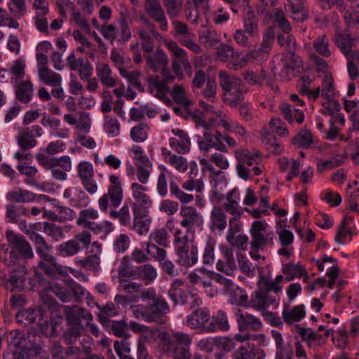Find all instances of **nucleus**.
I'll return each instance as SVG.
<instances>
[{
	"mask_svg": "<svg viewBox=\"0 0 359 359\" xmlns=\"http://www.w3.org/2000/svg\"><path fill=\"white\" fill-rule=\"evenodd\" d=\"M147 66L154 72H157L162 69L163 74L170 73L169 70L165 69L168 64V58L165 53L161 49H157L154 53H148L145 56Z\"/></svg>",
	"mask_w": 359,
	"mask_h": 359,
	"instance_id": "nucleus-20",
	"label": "nucleus"
},
{
	"mask_svg": "<svg viewBox=\"0 0 359 359\" xmlns=\"http://www.w3.org/2000/svg\"><path fill=\"white\" fill-rule=\"evenodd\" d=\"M140 275L141 278L147 284L153 282L157 277L156 269L150 264H145L142 266H139Z\"/></svg>",
	"mask_w": 359,
	"mask_h": 359,
	"instance_id": "nucleus-62",
	"label": "nucleus"
},
{
	"mask_svg": "<svg viewBox=\"0 0 359 359\" xmlns=\"http://www.w3.org/2000/svg\"><path fill=\"white\" fill-rule=\"evenodd\" d=\"M238 113L241 119L245 122H250L254 120V109L250 102H241L239 104Z\"/></svg>",
	"mask_w": 359,
	"mask_h": 359,
	"instance_id": "nucleus-64",
	"label": "nucleus"
},
{
	"mask_svg": "<svg viewBox=\"0 0 359 359\" xmlns=\"http://www.w3.org/2000/svg\"><path fill=\"white\" fill-rule=\"evenodd\" d=\"M280 111L282 116L290 124H292L294 121L301 124L304 121V114L302 110L298 109H292V107L287 104L284 103L280 107Z\"/></svg>",
	"mask_w": 359,
	"mask_h": 359,
	"instance_id": "nucleus-31",
	"label": "nucleus"
},
{
	"mask_svg": "<svg viewBox=\"0 0 359 359\" xmlns=\"http://www.w3.org/2000/svg\"><path fill=\"white\" fill-rule=\"evenodd\" d=\"M262 141L264 143L266 149L271 154L278 155L283 151V147L278 140L271 133L264 132L262 134Z\"/></svg>",
	"mask_w": 359,
	"mask_h": 359,
	"instance_id": "nucleus-43",
	"label": "nucleus"
},
{
	"mask_svg": "<svg viewBox=\"0 0 359 359\" xmlns=\"http://www.w3.org/2000/svg\"><path fill=\"white\" fill-rule=\"evenodd\" d=\"M81 250V246L76 241L69 240L61 243L57 248L59 254L63 257H72Z\"/></svg>",
	"mask_w": 359,
	"mask_h": 359,
	"instance_id": "nucleus-50",
	"label": "nucleus"
},
{
	"mask_svg": "<svg viewBox=\"0 0 359 359\" xmlns=\"http://www.w3.org/2000/svg\"><path fill=\"white\" fill-rule=\"evenodd\" d=\"M211 223L212 228L223 231L226 226L225 213L221 208L214 207L211 212Z\"/></svg>",
	"mask_w": 359,
	"mask_h": 359,
	"instance_id": "nucleus-49",
	"label": "nucleus"
},
{
	"mask_svg": "<svg viewBox=\"0 0 359 359\" xmlns=\"http://www.w3.org/2000/svg\"><path fill=\"white\" fill-rule=\"evenodd\" d=\"M246 93V86L244 83L240 88H234L228 93H224V102L231 108L236 107L244 100V95Z\"/></svg>",
	"mask_w": 359,
	"mask_h": 359,
	"instance_id": "nucleus-34",
	"label": "nucleus"
},
{
	"mask_svg": "<svg viewBox=\"0 0 359 359\" xmlns=\"http://www.w3.org/2000/svg\"><path fill=\"white\" fill-rule=\"evenodd\" d=\"M43 134L41 127L34 125L24 128L17 136L18 146L23 150H29L37 144L36 137H41Z\"/></svg>",
	"mask_w": 359,
	"mask_h": 359,
	"instance_id": "nucleus-14",
	"label": "nucleus"
},
{
	"mask_svg": "<svg viewBox=\"0 0 359 359\" xmlns=\"http://www.w3.org/2000/svg\"><path fill=\"white\" fill-rule=\"evenodd\" d=\"M239 331L246 330L257 331L261 329L262 323L259 319L246 312L238 310L236 313Z\"/></svg>",
	"mask_w": 359,
	"mask_h": 359,
	"instance_id": "nucleus-22",
	"label": "nucleus"
},
{
	"mask_svg": "<svg viewBox=\"0 0 359 359\" xmlns=\"http://www.w3.org/2000/svg\"><path fill=\"white\" fill-rule=\"evenodd\" d=\"M229 327L227 315L222 310H219L210 319V332L218 330L225 332L228 331Z\"/></svg>",
	"mask_w": 359,
	"mask_h": 359,
	"instance_id": "nucleus-38",
	"label": "nucleus"
},
{
	"mask_svg": "<svg viewBox=\"0 0 359 359\" xmlns=\"http://www.w3.org/2000/svg\"><path fill=\"white\" fill-rule=\"evenodd\" d=\"M325 337H332L334 343L339 348H344L347 344V333L345 331L340 330L334 332L332 329H327L324 333Z\"/></svg>",
	"mask_w": 359,
	"mask_h": 359,
	"instance_id": "nucleus-58",
	"label": "nucleus"
},
{
	"mask_svg": "<svg viewBox=\"0 0 359 359\" xmlns=\"http://www.w3.org/2000/svg\"><path fill=\"white\" fill-rule=\"evenodd\" d=\"M140 275L139 266L135 267L130 264L129 260L124 257L120 266L118 268V277L120 280H124V278H137Z\"/></svg>",
	"mask_w": 359,
	"mask_h": 359,
	"instance_id": "nucleus-40",
	"label": "nucleus"
},
{
	"mask_svg": "<svg viewBox=\"0 0 359 359\" xmlns=\"http://www.w3.org/2000/svg\"><path fill=\"white\" fill-rule=\"evenodd\" d=\"M228 302L237 306H248V296L245 290L235 285L229 290Z\"/></svg>",
	"mask_w": 359,
	"mask_h": 359,
	"instance_id": "nucleus-39",
	"label": "nucleus"
},
{
	"mask_svg": "<svg viewBox=\"0 0 359 359\" xmlns=\"http://www.w3.org/2000/svg\"><path fill=\"white\" fill-rule=\"evenodd\" d=\"M271 17L274 20V22L279 29L285 34H288L291 31V26L285 17V14L281 9L275 8L273 10Z\"/></svg>",
	"mask_w": 359,
	"mask_h": 359,
	"instance_id": "nucleus-54",
	"label": "nucleus"
},
{
	"mask_svg": "<svg viewBox=\"0 0 359 359\" xmlns=\"http://www.w3.org/2000/svg\"><path fill=\"white\" fill-rule=\"evenodd\" d=\"M53 247L47 244L44 246L36 247V252L40 257L39 266L47 275L53 277L57 274H62V266L57 263L55 257L51 255Z\"/></svg>",
	"mask_w": 359,
	"mask_h": 359,
	"instance_id": "nucleus-7",
	"label": "nucleus"
},
{
	"mask_svg": "<svg viewBox=\"0 0 359 359\" xmlns=\"http://www.w3.org/2000/svg\"><path fill=\"white\" fill-rule=\"evenodd\" d=\"M110 185L108 188V193L104 194L98 202H121L123 200V190L121 188L119 177L111 175L109 176Z\"/></svg>",
	"mask_w": 359,
	"mask_h": 359,
	"instance_id": "nucleus-25",
	"label": "nucleus"
},
{
	"mask_svg": "<svg viewBox=\"0 0 359 359\" xmlns=\"http://www.w3.org/2000/svg\"><path fill=\"white\" fill-rule=\"evenodd\" d=\"M140 297L142 304L131 306L135 318L147 323L164 324L165 314L170 312V306L165 298L158 294L153 287L142 292Z\"/></svg>",
	"mask_w": 359,
	"mask_h": 359,
	"instance_id": "nucleus-1",
	"label": "nucleus"
},
{
	"mask_svg": "<svg viewBox=\"0 0 359 359\" xmlns=\"http://www.w3.org/2000/svg\"><path fill=\"white\" fill-rule=\"evenodd\" d=\"M48 290L54 293L62 302L72 300L79 302L86 296V290L73 280L62 283H52Z\"/></svg>",
	"mask_w": 359,
	"mask_h": 359,
	"instance_id": "nucleus-4",
	"label": "nucleus"
},
{
	"mask_svg": "<svg viewBox=\"0 0 359 359\" xmlns=\"http://www.w3.org/2000/svg\"><path fill=\"white\" fill-rule=\"evenodd\" d=\"M219 84L222 88L224 93H228L234 88L242 86L243 81L235 76L229 75L225 72H219Z\"/></svg>",
	"mask_w": 359,
	"mask_h": 359,
	"instance_id": "nucleus-32",
	"label": "nucleus"
},
{
	"mask_svg": "<svg viewBox=\"0 0 359 359\" xmlns=\"http://www.w3.org/2000/svg\"><path fill=\"white\" fill-rule=\"evenodd\" d=\"M145 11L148 15L155 22L159 23L162 31L168 29V22L164 11L158 1L145 3Z\"/></svg>",
	"mask_w": 359,
	"mask_h": 359,
	"instance_id": "nucleus-24",
	"label": "nucleus"
},
{
	"mask_svg": "<svg viewBox=\"0 0 359 359\" xmlns=\"http://www.w3.org/2000/svg\"><path fill=\"white\" fill-rule=\"evenodd\" d=\"M149 127L147 124L140 123L130 130V138L135 142H143L148 138Z\"/></svg>",
	"mask_w": 359,
	"mask_h": 359,
	"instance_id": "nucleus-52",
	"label": "nucleus"
},
{
	"mask_svg": "<svg viewBox=\"0 0 359 359\" xmlns=\"http://www.w3.org/2000/svg\"><path fill=\"white\" fill-rule=\"evenodd\" d=\"M7 241L11 248V260L5 259L6 265H15L16 254L25 259L34 257V252L30 244L21 234H16L11 230H7L6 233Z\"/></svg>",
	"mask_w": 359,
	"mask_h": 359,
	"instance_id": "nucleus-5",
	"label": "nucleus"
},
{
	"mask_svg": "<svg viewBox=\"0 0 359 359\" xmlns=\"http://www.w3.org/2000/svg\"><path fill=\"white\" fill-rule=\"evenodd\" d=\"M221 252L222 259L217 261L216 268L218 271L231 276L236 269L233 250L231 248L224 246L221 248Z\"/></svg>",
	"mask_w": 359,
	"mask_h": 359,
	"instance_id": "nucleus-21",
	"label": "nucleus"
},
{
	"mask_svg": "<svg viewBox=\"0 0 359 359\" xmlns=\"http://www.w3.org/2000/svg\"><path fill=\"white\" fill-rule=\"evenodd\" d=\"M282 69L280 76L283 79L290 80L291 77L298 76L302 69V61L293 52H288L280 61Z\"/></svg>",
	"mask_w": 359,
	"mask_h": 359,
	"instance_id": "nucleus-11",
	"label": "nucleus"
},
{
	"mask_svg": "<svg viewBox=\"0 0 359 359\" xmlns=\"http://www.w3.org/2000/svg\"><path fill=\"white\" fill-rule=\"evenodd\" d=\"M290 7L292 18L299 22H303L308 18V11L304 6L303 0H287Z\"/></svg>",
	"mask_w": 359,
	"mask_h": 359,
	"instance_id": "nucleus-42",
	"label": "nucleus"
},
{
	"mask_svg": "<svg viewBox=\"0 0 359 359\" xmlns=\"http://www.w3.org/2000/svg\"><path fill=\"white\" fill-rule=\"evenodd\" d=\"M169 235L166 228H160L154 229L149 236V241L146 243V252L148 253V247L151 245L157 246V245L163 247L162 248L169 246Z\"/></svg>",
	"mask_w": 359,
	"mask_h": 359,
	"instance_id": "nucleus-28",
	"label": "nucleus"
},
{
	"mask_svg": "<svg viewBox=\"0 0 359 359\" xmlns=\"http://www.w3.org/2000/svg\"><path fill=\"white\" fill-rule=\"evenodd\" d=\"M271 334L275 341L276 346V352L278 354L284 353V354H293L292 347L290 345L284 346V340L281 333L277 330H272Z\"/></svg>",
	"mask_w": 359,
	"mask_h": 359,
	"instance_id": "nucleus-56",
	"label": "nucleus"
},
{
	"mask_svg": "<svg viewBox=\"0 0 359 359\" xmlns=\"http://www.w3.org/2000/svg\"><path fill=\"white\" fill-rule=\"evenodd\" d=\"M276 309L278 306V302L275 297L270 295L267 291H263L259 289L254 292L251 295V299L248 303V306H251L257 311H265L269 306Z\"/></svg>",
	"mask_w": 359,
	"mask_h": 359,
	"instance_id": "nucleus-15",
	"label": "nucleus"
},
{
	"mask_svg": "<svg viewBox=\"0 0 359 359\" xmlns=\"http://www.w3.org/2000/svg\"><path fill=\"white\" fill-rule=\"evenodd\" d=\"M283 272L285 275L284 280L289 282L297 278H301L306 273V269L299 262H289L283 265Z\"/></svg>",
	"mask_w": 359,
	"mask_h": 359,
	"instance_id": "nucleus-36",
	"label": "nucleus"
},
{
	"mask_svg": "<svg viewBox=\"0 0 359 359\" xmlns=\"http://www.w3.org/2000/svg\"><path fill=\"white\" fill-rule=\"evenodd\" d=\"M250 233L251 235L250 245L253 251H262L266 245L271 247L273 245L274 233L268 229V224L264 220L255 221L252 224Z\"/></svg>",
	"mask_w": 359,
	"mask_h": 359,
	"instance_id": "nucleus-3",
	"label": "nucleus"
},
{
	"mask_svg": "<svg viewBox=\"0 0 359 359\" xmlns=\"http://www.w3.org/2000/svg\"><path fill=\"white\" fill-rule=\"evenodd\" d=\"M176 263L186 268L194 266L198 261V249L186 251L182 255L176 254Z\"/></svg>",
	"mask_w": 359,
	"mask_h": 359,
	"instance_id": "nucleus-46",
	"label": "nucleus"
},
{
	"mask_svg": "<svg viewBox=\"0 0 359 359\" xmlns=\"http://www.w3.org/2000/svg\"><path fill=\"white\" fill-rule=\"evenodd\" d=\"M37 316L34 309H24L16 314V320L18 323L28 325L35 322Z\"/></svg>",
	"mask_w": 359,
	"mask_h": 359,
	"instance_id": "nucleus-53",
	"label": "nucleus"
},
{
	"mask_svg": "<svg viewBox=\"0 0 359 359\" xmlns=\"http://www.w3.org/2000/svg\"><path fill=\"white\" fill-rule=\"evenodd\" d=\"M44 233L55 241H59L65 237L63 227L47 222H45Z\"/></svg>",
	"mask_w": 359,
	"mask_h": 359,
	"instance_id": "nucleus-59",
	"label": "nucleus"
},
{
	"mask_svg": "<svg viewBox=\"0 0 359 359\" xmlns=\"http://www.w3.org/2000/svg\"><path fill=\"white\" fill-rule=\"evenodd\" d=\"M244 31L252 36L257 33V19L255 13L250 11H248L244 16Z\"/></svg>",
	"mask_w": 359,
	"mask_h": 359,
	"instance_id": "nucleus-55",
	"label": "nucleus"
},
{
	"mask_svg": "<svg viewBox=\"0 0 359 359\" xmlns=\"http://www.w3.org/2000/svg\"><path fill=\"white\" fill-rule=\"evenodd\" d=\"M210 315L207 308H199L186 318V324L192 329L210 332Z\"/></svg>",
	"mask_w": 359,
	"mask_h": 359,
	"instance_id": "nucleus-13",
	"label": "nucleus"
},
{
	"mask_svg": "<svg viewBox=\"0 0 359 359\" xmlns=\"http://www.w3.org/2000/svg\"><path fill=\"white\" fill-rule=\"evenodd\" d=\"M93 246L96 248L97 252L94 255H88L84 259L78 260L77 263L79 266L83 269L94 271L97 269L100 265V257L97 252H101L102 246L97 242H94Z\"/></svg>",
	"mask_w": 359,
	"mask_h": 359,
	"instance_id": "nucleus-37",
	"label": "nucleus"
},
{
	"mask_svg": "<svg viewBox=\"0 0 359 359\" xmlns=\"http://www.w3.org/2000/svg\"><path fill=\"white\" fill-rule=\"evenodd\" d=\"M204 140H200L198 137V146L201 151L208 152L211 148H215L222 152H227V148L223 143V135L215 130V133L207 129L203 133Z\"/></svg>",
	"mask_w": 359,
	"mask_h": 359,
	"instance_id": "nucleus-12",
	"label": "nucleus"
},
{
	"mask_svg": "<svg viewBox=\"0 0 359 359\" xmlns=\"http://www.w3.org/2000/svg\"><path fill=\"white\" fill-rule=\"evenodd\" d=\"M313 48L316 52L323 57H329L331 55L329 48V40L325 34L318 36L314 41Z\"/></svg>",
	"mask_w": 359,
	"mask_h": 359,
	"instance_id": "nucleus-57",
	"label": "nucleus"
},
{
	"mask_svg": "<svg viewBox=\"0 0 359 359\" xmlns=\"http://www.w3.org/2000/svg\"><path fill=\"white\" fill-rule=\"evenodd\" d=\"M213 341L215 347L225 352H230L236 346L234 339L230 337H217Z\"/></svg>",
	"mask_w": 359,
	"mask_h": 359,
	"instance_id": "nucleus-63",
	"label": "nucleus"
},
{
	"mask_svg": "<svg viewBox=\"0 0 359 359\" xmlns=\"http://www.w3.org/2000/svg\"><path fill=\"white\" fill-rule=\"evenodd\" d=\"M25 267L22 265L15 266L8 279L7 287H11V290H20L23 287L25 280Z\"/></svg>",
	"mask_w": 359,
	"mask_h": 359,
	"instance_id": "nucleus-29",
	"label": "nucleus"
},
{
	"mask_svg": "<svg viewBox=\"0 0 359 359\" xmlns=\"http://www.w3.org/2000/svg\"><path fill=\"white\" fill-rule=\"evenodd\" d=\"M294 144H297L299 147L308 149L313 143V136L311 131L303 129L294 138Z\"/></svg>",
	"mask_w": 359,
	"mask_h": 359,
	"instance_id": "nucleus-61",
	"label": "nucleus"
},
{
	"mask_svg": "<svg viewBox=\"0 0 359 359\" xmlns=\"http://www.w3.org/2000/svg\"><path fill=\"white\" fill-rule=\"evenodd\" d=\"M163 78L162 79L158 76L148 77V90L154 97L167 104L170 102V99L167 97L168 93L170 92L168 83L174 81L175 77L170 73L163 74Z\"/></svg>",
	"mask_w": 359,
	"mask_h": 359,
	"instance_id": "nucleus-8",
	"label": "nucleus"
},
{
	"mask_svg": "<svg viewBox=\"0 0 359 359\" xmlns=\"http://www.w3.org/2000/svg\"><path fill=\"white\" fill-rule=\"evenodd\" d=\"M45 229V222H35L29 224L27 227L24 230L29 238L35 244L36 247L44 246L47 247V242L45 238L37 231H43Z\"/></svg>",
	"mask_w": 359,
	"mask_h": 359,
	"instance_id": "nucleus-27",
	"label": "nucleus"
},
{
	"mask_svg": "<svg viewBox=\"0 0 359 359\" xmlns=\"http://www.w3.org/2000/svg\"><path fill=\"white\" fill-rule=\"evenodd\" d=\"M39 74L41 80L47 85L57 86L60 84V75L57 73L51 71L46 67L40 68Z\"/></svg>",
	"mask_w": 359,
	"mask_h": 359,
	"instance_id": "nucleus-48",
	"label": "nucleus"
},
{
	"mask_svg": "<svg viewBox=\"0 0 359 359\" xmlns=\"http://www.w3.org/2000/svg\"><path fill=\"white\" fill-rule=\"evenodd\" d=\"M168 294L175 305L189 304L190 307H195L201 304L198 294L181 279H175L172 282Z\"/></svg>",
	"mask_w": 359,
	"mask_h": 359,
	"instance_id": "nucleus-2",
	"label": "nucleus"
},
{
	"mask_svg": "<svg viewBox=\"0 0 359 359\" xmlns=\"http://www.w3.org/2000/svg\"><path fill=\"white\" fill-rule=\"evenodd\" d=\"M120 203H99L102 211L109 213L113 219H118L122 225H128L130 222V215L128 206L125 204L119 210H117Z\"/></svg>",
	"mask_w": 359,
	"mask_h": 359,
	"instance_id": "nucleus-18",
	"label": "nucleus"
},
{
	"mask_svg": "<svg viewBox=\"0 0 359 359\" xmlns=\"http://www.w3.org/2000/svg\"><path fill=\"white\" fill-rule=\"evenodd\" d=\"M180 215L184 217L180 224L182 227L187 228V231H192L191 229L194 226L200 227L203 224V220L201 215L194 207L182 206Z\"/></svg>",
	"mask_w": 359,
	"mask_h": 359,
	"instance_id": "nucleus-19",
	"label": "nucleus"
},
{
	"mask_svg": "<svg viewBox=\"0 0 359 359\" xmlns=\"http://www.w3.org/2000/svg\"><path fill=\"white\" fill-rule=\"evenodd\" d=\"M353 217L346 215L344 217L340 224L337 227L334 241L339 245H344L352 238V226Z\"/></svg>",
	"mask_w": 359,
	"mask_h": 359,
	"instance_id": "nucleus-26",
	"label": "nucleus"
},
{
	"mask_svg": "<svg viewBox=\"0 0 359 359\" xmlns=\"http://www.w3.org/2000/svg\"><path fill=\"white\" fill-rule=\"evenodd\" d=\"M6 199L9 202H34L35 201H43V202H50V198L46 195H39V196L34 193L16 187L6 194Z\"/></svg>",
	"mask_w": 359,
	"mask_h": 359,
	"instance_id": "nucleus-17",
	"label": "nucleus"
},
{
	"mask_svg": "<svg viewBox=\"0 0 359 359\" xmlns=\"http://www.w3.org/2000/svg\"><path fill=\"white\" fill-rule=\"evenodd\" d=\"M85 228L90 229L95 234H100L101 238H104L114 230L112 224L107 221L88 223Z\"/></svg>",
	"mask_w": 359,
	"mask_h": 359,
	"instance_id": "nucleus-51",
	"label": "nucleus"
},
{
	"mask_svg": "<svg viewBox=\"0 0 359 359\" xmlns=\"http://www.w3.org/2000/svg\"><path fill=\"white\" fill-rule=\"evenodd\" d=\"M221 38L217 32L212 29H207L199 33V41L205 48H213L217 46Z\"/></svg>",
	"mask_w": 359,
	"mask_h": 359,
	"instance_id": "nucleus-41",
	"label": "nucleus"
},
{
	"mask_svg": "<svg viewBox=\"0 0 359 359\" xmlns=\"http://www.w3.org/2000/svg\"><path fill=\"white\" fill-rule=\"evenodd\" d=\"M334 42L346 58H349L351 54L357 53L356 50H352V48L355 46L357 40L352 38L346 32H337L334 34Z\"/></svg>",
	"mask_w": 359,
	"mask_h": 359,
	"instance_id": "nucleus-23",
	"label": "nucleus"
},
{
	"mask_svg": "<svg viewBox=\"0 0 359 359\" xmlns=\"http://www.w3.org/2000/svg\"><path fill=\"white\" fill-rule=\"evenodd\" d=\"M96 72L97 77L103 86L109 88L116 86V79L111 76L112 71L108 65L104 63L98 64L96 66Z\"/></svg>",
	"mask_w": 359,
	"mask_h": 359,
	"instance_id": "nucleus-33",
	"label": "nucleus"
},
{
	"mask_svg": "<svg viewBox=\"0 0 359 359\" xmlns=\"http://www.w3.org/2000/svg\"><path fill=\"white\" fill-rule=\"evenodd\" d=\"M66 6L71 9V15L74 21L86 33H90V26L86 18H84L76 7L69 0L65 1Z\"/></svg>",
	"mask_w": 359,
	"mask_h": 359,
	"instance_id": "nucleus-44",
	"label": "nucleus"
},
{
	"mask_svg": "<svg viewBox=\"0 0 359 359\" xmlns=\"http://www.w3.org/2000/svg\"><path fill=\"white\" fill-rule=\"evenodd\" d=\"M32 84L26 81L20 83L16 88L15 97L23 103H28L32 98Z\"/></svg>",
	"mask_w": 359,
	"mask_h": 359,
	"instance_id": "nucleus-47",
	"label": "nucleus"
},
{
	"mask_svg": "<svg viewBox=\"0 0 359 359\" xmlns=\"http://www.w3.org/2000/svg\"><path fill=\"white\" fill-rule=\"evenodd\" d=\"M148 255L157 261L161 271L167 275L175 277L180 274L179 270L175 267V264L167 259V251L159 246L151 245L148 247Z\"/></svg>",
	"mask_w": 359,
	"mask_h": 359,
	"instance_id": "nucleus-10",
	"label": "nucleus"
},
{
	"mask_svg": "<svg viewBox=\"0 0 359 359\" xmlns=\"http://www.w3.org/2000/svg\"><path fill=\"white\" fill-rule=\"evenodd\" d=\"M194 230L192 231H187V232L184 233L181 230L177 229L174 238L175 254L182 255L186 251L198 249L196 245L194 243Z\"/></svg>",
	"mask_w": 359,
	"mask_h": 359,
	"instance_id": "nucleus-16",
	"label": "nucleus"
},
{
	"mask_svg": "<svg viewBox=\"0 0 359 359\" xmlns=\"http://www.w3.org/2000/svg\"><path fill=\"white\" fill-rule=\"evenodd\" d=\"M133 229L140 235H146L151 223L147 203H133Z\"/></svg>",
	"mask_w": 359,
	"mask_h": 359,
	"instance_id": "nucleus-9",
	"label": "nucleus"
},
{
	"mask_svg": "<svg viewBox=\"0 0 359 359\" xmlns=\"http://www.w3.org/2000/svg\"><path fill=\"white\" fill-rule=\"evenodd\" d=\"M8 222L15 223L22 215H29L27 210L21 203H9L6 206Z\"/></svg>",
	"mask_w": 359,
	"mask_h": 359,
	"instance_id": "nucleus-45",
	"label": "nucleus"
},
{
	"mask_svg": "<svg viewBox=\"0 0 359 359\" xmlns=\"http://www.w3.org/2000/svg\"><path fill=\"white\" fill-rule=\"evenodd\" d=\"M306 316L305 306L299 304L293 306L291 309L285 306L282 312V318L286 324L291 325L299 322Z\"/></svg>",
	"mask_w": 359,
	"mask_h": 359,
	"instance_id": "nucleus-30",
	"label": "nucleus"
},
{
	"mask_svg": "<svg viewBox=\"0 0 359 359\" xmlns=\"http://www.w3.org/2000/svg\"><path fill=\"white\" fill-rule=\"evenodd\" d=\"M191 343V338L187 334L180 332H165L161 336L160 346L165 353L175 355L177 354V350L189 349Z\"/></svg>",
	"mask_w": 359,
	"mask_h": 359,
	"instance_id": "nucleus-6",
	"label": "nucleus"
},
{
	"mask_svg": "<svg viewBox=\"0 0 359 359\" xmlns=\"http://www.w3.org/2000/svg\"><path fill=\"white\" fill-rule=\"evenodd\" d=\"M283 280L284 276L283 275L277 276L273 280L268 277L263 276L259 281V289L262 290L263 291H267L268 294L269 292L278 293L283 290V286L280 285V283Z\"/></svg>",
	"mask_w": 359,
	"mask_h": 359,
	"instance_id": "nucleus-35",
	"label": "nucleus"
},
{
	"mask_svg": "<svg viewBox=\"0 0 359 359\" xmlns=\"http://www.w3.org/2000/svg\"><path fill=\"white\" fill-rule=\"evenodd\" d=\"M104 130L110 137H114L119 135L121 125L116 118L106 117L104 123Z\"/></svg>",
	"mask_w": 359,
	"mask_h": 359,
	"instance_id": "nucleus-60",
	"label": "nucleus"
}]
</instances>
